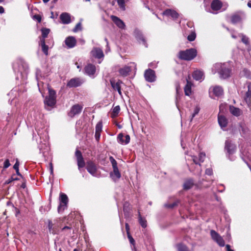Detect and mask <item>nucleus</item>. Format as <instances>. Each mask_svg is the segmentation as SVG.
<instances>
[{
  "label": "nucleus",
  "instance_id": "f257e3e1",
  "mask_svg": "<svg viewBox=\"0 0 251 251\" xmlns=\"http://www.w3.org/2000/svg\"><path fill=\"white\" fill-rule=\"evenodd\" d=\"M212 72L214 74L217 72L221 78L226 79L230 76L231 67L228 63H217L214 65Z\"/></svg>",
  "mask_w": 251,
  "mask_h": 251
},
{
  "label": "nucleus",
  "instance_id": "f03ea898",
  "mask_svg": "<svg viewBox=\"0 0 251 251\" xmlns=\"http://www.w3.org/2000/svg\"><path fill=\"white\" fill-rule=\"evenodd\" d=\"M197 51L195 49H190L180 51L178 54L180 59L185 60H191L194 59L197 55Z\"/></svg>",
  "mask_w": 251,
  "mask_h": 251
},
{
  "label": "nucleus",
  "instance_id": "7ed1b4c3",
  "mask_svg": "<svg viewBox=\"0 0 251 251\" xmlns=\"http://www.w3.org/2000/svg\"><path fill=\"white\" fill-rule=\"evenodd\" d=\"M109 160L112 164L113 170V172H110V176L113 180L116 181L121 177V173L118 168L117 162L116 160L112 156H110Z\"/></svg>",
  "mask_w": 251,
  "mask_h": 251
},
{
  "label": "nucleus",
  "instance_id": "20e7f679",
  "mask_svg": "<svg viewBox=\"0 0 251 251\" xmlns=\"http://www.w3.org/2000/svg\"><path fill=\"white\" fill-rule=\"evenodd\" d=\"M45 107L47 109L48 106L52 107L56 103V92L55 91L49 88V95L46 98L44 101Z\"/></svg>",
  "mask_w": 251,
  "mask_h": 251
},
{
  "label": "nucleus",
  "instance_id": "39448f33",
  "mask_svg": "<svg viewBox=\"0 0 251 251\" xmlns=\"http://www.w3.org/2000/svg\"><path fill=\"white\" fill-rule=\"evenodd\" d=\"M225 150L227 151V156L229 159L233 161L235 157L233 155L236 150V146L235 144H232L229 140L226 141Z\"/></svg>",
  "mask_w": 251,
  "mask_h": 251
},
{
  "label": "nucleus",
  "instance_id": "423d86ee",
  "mask_svg": "<svg viewBox=\"0 0 251 251\" xmlns=\"http://www.w3.org/2000/svg\"><path fill=\"white\" fill-rule=\"evenodd\" d=\"M86 169L87 171L93 176L99 177L100 174L98 172L96 164L92 161H88L86 163Z\"/></svg>",
  "mask_w": 251,
  "mask_h": 251
},
{
  "label": "nucleus",
  "instance_id": "0eeeda50",
  "mask_svg": "<svg viewBox=\"0 0 251 251\" xmlns=\"http://www.w3.org/2000/svg\"><path fill=\"white\" fill-rule=\"evenodd\" d=\"M210 235L212 239L220 246L224 247L225 245V241L221 236L214 230H211Z\"/></svg>",
  "mask_w": 251,
  "mask_h": 251
},
{
  "label": "nucleus",
  "instance_id": "6e6552de",
  "mask_svg": "<svg viewBox=\"0 0 251 251\" xmlns=\"http://www.w3.org/2000/svg\"><path fill=\"white\" fill-rule=\"evenodd\" d=\"M91 58H95L98 59H103L104 54L101 49L98 47H94L90 51Z\"/></svg>",
  "mask_w": 251,
  "mask_h": 251
},
{
  "label": "nucleus",
  "instance_id": "1a4fd4ad",
  "mask_svg": "<svg viewBox=\"0 0 251 251\" xmlns=\"http://www.w3.org/2000/svg\"><path fill=\"white\" fill-rule=\"evenodd\" d=\"M68 202V198L67 196L64 193H61L60 195V204L58 207V212H60L65 209L67 207Z\"/></svg>",
  "mask_w": 251,
  "mask_h": 251
},
{
  "label": "nucleus",
  "instance_id": "9d476101",
  "mask_svg": "<svg viewBox=\"0 0 251 251\" xmlns=\"http://www.w3.org/2000/svg\"><path fill=\"white\" fill-rule=\"evenodd\" d=\"M223 110L224 106L221 105L220 106V113H221ZM218 121L220 126L222 129L226 127L228 121L227 119L225 116L219 113L218 117Z\"/></svg>",
  "mask_w": 251,
  "mask_h": 251
},
{
  "label": "nucleus",
  "instance_id": "9b49d317",
  "mask_svg": "<svg viewBox=\"0 0 251 251\" xmlns=\"http://www.w3.org/2000/svg\"><path fill=\"white\" fill-rule=\"evenodd\" d=\"M246 18V15L244 12L240 11L231 17V21L233 24H237L240 23L243 19Z\"/></svg>",
  "mask_w": 251,
  "mask_h": 251
},
{
  "label": "nucleus",
  "instance_id": "f8f14e48",
  "mask_svg": "<svg viewBox=\"0 0 251 251\" xmlns=\"http://www.w3.org/2000/svg\"><path fill=\"white\" fill-rule=\"evenodd\" d=\"M83 108V106L80 104H76L73 105L69 113V116L73 117L75 116L80 113Z\"/></svg>",
  "mask_w": 251,
  "mask_h": 251
},
{
  "label": "nucleus",
  "instance_id": "ddd939ff",
  "mask_svg": "<svg viewBox=\"0 0 251 251\" xmlns=\"http://www.w3.org/2000/svg\"><path fill=\"white\" fill-rule=\"evenodd\" d=\"M48 223L49 232L53 234H56L58 228L57 221L54 220L53 222H52L49 220Z\"/></svg>",
  "mask_w": 251,
  "mask_h": 251
},
{
  "label": "nucleus",
  "instance_id": "4468645a",
  "mask_svg": "<svg viewBox=\"0 0 251 251\" xmlns=\"http://www.w3.org/2000/svg\"><path fill=\"white\" fill-rule=\"evenodd\" d=\"M134 35L136 39L140 44H142L146 47H148L146 40L140 30L138 29H135L134 31Z\"/></svg>",
  "mask_w": 251,
  "mask_h": 251
},
{
  "label": "nucleus",
  "instance_id": "2eb2a0df",
  "mask_svg": "<svg viewBox=\"0 0 251 251\" xmlns=\"http://www.w3.org/2000/svg\"><path fill=\"white\" fill-rule=\"evenodd\" d=\"M144 76L146 80L148 82H152L155 80V72L152 70H147L145 72Z\"/></svg>",
  "mask_w": 251,
  "mask_h": 251
},
{
  "label": "nucleus",
  "instance_id": "dca6fc26",
  "mask_svg": "<svg viewBox=\"0 0 251 251\" xmlns=\"http://www.w3.org/2000/svg\"><path fill=\"white\" fill-rule=\"evenodd\" d=\"M75 155L77 159L78 168L80 170L81 168L84 167L85 162L80 151L76 150L75 152Z\"/></svg>",
  "mask_w": 251,
  "mask_h": 251
},
{
  "label": "nucleus",
  "instance_id": "f3484780",
  "mask_svg": "<svg viewBox=\"0 0 251 251\" xmlns=\"http://www.w3.org/2000/svg\"><path fill=\"white\" fill-rule=\"evenodd\" d=\"M246 86L248 90L246 92L244 100L249 105H251V82H247Z\"/></svg>",
  "mask_w": 251,
  "mask_h": 251
},
{
  "label": "nucleus",
  "instance_id": "a211bd4d",
  "mask_svg": "<svg viewBox=\"0 0 251 251\" xmlns=\"http://www.w3.org/2000/svg\"><path fill=\"white\" fill-rule=\"evenodd\" d=\"M111 19L119 28L121 29L125 28L126 25L124 22L118 17L112 15L111 16Z\"/></svg>",
  "mask_w": 251,
  "mask_h": 251
},
{
  "label": "nucleus",
  "instance_id": "6ab92c4d",
  "mask_svg": "<svg viewBox=\"0 0 251 251\" xmlns=\"http://www.w3.org/2000/svg\"><path fill=\"white\" fill-rule=\"evenodd\" d=\"M82 83V81L79 78H74L71 79L67 83V86L69 87H76L80 86Z\"/></svg>",
  "mask_w": 251,
  "mask_h": 251
},
{
  "label": "nucleus",
  "instance_id": "aec40b11",
  "mask_svg": "<svg viewBox=\"0 0 251 251\" xmlns=\"http://www.w3.org/2000/svg\"><path fill=\"white\" fill-rule=\"evenodd\" d=\"M210 92H212L214 95L216 97H220L223 94V89L220 86H215L210 88Z\"/></svg>",
  "mask_w": 251,
  "mask_h": 251
},
{
  "label": "nucleus",
  "instance_id": "412c9836",
  "mask_svg": "<svg viewBox=\"0 0 251 251\" xmlns=\"http://www.w3.org/2000/svg\"><path fill=\"white\" fill-rule=\"evenodd\" d=\"M121 80L116 81L114 80H111L110 83L112 87L114 90H117L120 96H122V92L121 89V84H122Z\"/></svg>",
  "mask_w": 251,
  "mask_h": 251
},
{
  "label": "nucleus",
  "instance_id": "4be33fe9",
  "mask_svg": "<svg viewBox=\"0 0 251 251\" xmlns=\"http://www.w3.org/2000/svg\"><path fill=\"white\" fill-rule=\"evenodd\" d=\"M125 140H124V134L122 133H120L118 134L117 137V140L119 143L122 144L126 145L128 144L130 142V136L128 135H126L125 136Z\"/></svg>",
  "mask_w": 251,
  "mask_h": 251
},
{
  "label": "nucleus",
  "instance_id": "5701e85b",
  "mask_svg": "<svg viewBox=\"0 0 251 251\" xmlns=\"http://www.w3.org/2000/svg\"><path fill=\"white\" fill-rule=\"evenodd\" d=\"M65 43L68 48H73L76 45V40L74 37L69 36L66 38Z\"/></svg>",
  "mask_w": 251,
  "mask_h": 251
},
{
  "label": "nucleus",
  "instance_id": "b1692460",
  "mask_svg": "<svg viewBox=\"0 0 251 251\" xmlns=\"http://www.w3.org/2000/svg\"><path fill=\"white\" fill-rule=\"evenodd\" d=\"M96 67L92 64H88L84 68L85 73L89 76L93 75L96 72Z\"/></svg>",
  "mask_w": 251,
  "mask_h": 251
},
{
  "label": "nucleus",
  "instance_id": "393cba45",
  "mask_svg": "<svg viewBox=\"0 0 251 251\" xmlns=\"http://www.w3.org/2000/svg\"><path fill=\"white\" fill-rule=\"evenodd\" d=\"M192 76L194 79L200 81H202L204 78L203 72L200 70L195 71Z\"/></svg>",
  "mask_w": 251,
  "mask_h": 251
},
{
  "label": "nucleus",
  "instance_id": "a878e982",
  "mask_svg": "<svg viewBox=\"0 0 251 251\" xmlns=\"http://www.w3.org/2000/svg\"><path fill=\"white\" fill-rule=\"evenodd\" d=\"M164 15L168 17H171L174 20L176 19L178 17V14L175 10L171 9H167L163 13Z\"/></svg>",
  "mask_w": 251,
  "mask_h": 251
},
{
  "label": "nucleus",
  "instance_id": "bb28decb",
  "mask_svg": "<svg viewBox=\"0 0 251 251\" xmlns=\"http://www.w3.org/2000/svg\"><path fill=\"white\" fill-rule=\"evenodd\" d=\"M38 148L39 149L40 152L42 153L43 156H45L46 152H48L49 150V144L48 142L45 141V143L39 144Z\"/></svg>",
  "mask_w": 251,
  "mask_h": 251
},
{
  "label": "nucleus",
  "instance_id": "cd10ccee",
  "mask_svg": "<svg viewBox=\"0 0 251 251\" xmlns=\"http://www.w3.org/2000/svg\"><path fill=\"white\" fill-rule=\"evenodd\" d=\"M60 19L63 24H68L71 23L70 15L67 13H63L60 16Z\"/></svg>",
  "mask_w": 251,
  "mask_h": 251
},
{
  "label": "nucleus",
  "instance_id": "c85d7f7f",
  "mask_svg": "<svg viewBox=\"0 0 251 251\" xmlns=\"http://www.w3.org/2000/svg\"><path fill=\"white\" fill-rule=\"evenodd\" d=\"M131 70L130 66H125L119 70V73L121 76L125 77L129 75Z\"/></svg>",
  "mask_w": 251,
  "mask_h": 251
},
{
  "label": "nucleus",
  "instance_id": "c756f323",
  "mask_svg": "<svg viewBox=\"0 0 251 251\" xmlns=\"http://www.w3.org/2000/svg\"><path fill=\"white\" fill-rule=\"evenodd\" d=\"M229 110L231 114L236 117L240 116L242 113V111L240 108L232 105L229 106Z\"/></svg>",
  "mask_w": 251,
  "mask_h": 251
},
{
  "label": "nucleus",
  "instance_id": "7c9ffc66",
  "mask_svg": "<svg viewBox=\"0 0 251 251\" xmlns=\"http://www.w3.org/2000/svg\"><path fill=\"white\" fill-rule=\"evenodd\" d=\"M222 6V2L219 0H214L211 2V7L213 11L220 10Z\"/></svg>",
  "mask_w": 251,
  "mask_h": 251
},
{
  "label": "nucleus",
  "instance_id": "2f4dec72",
  "mask_svg": "<svg viewBox=\"0 0 251 251\" xmlns=\"http://www.w3.org/2000/svg\"><path fill=\"white\" fill-rule=\"evenodd\" d=\"M191 157L192 158V160L193 161V162L196 165H199V166H197L198 168V171H197V172H195V174H196L198 175H199V176L201 175V174L202 170L201 168V163L199 161V158H198L197 156H194V155L191 156Z\"/></svg>",
  "mask_w": 251,
  "mask_h": 251
},
{
  "label": "nucleus",
  "instance_id": "473e14b6",
  "mask_svg": "<svg viewBox=\"0 0 251 251\" xmlns=\"http://www.w3.org/2000/svg\"><path fill=\"white\" fill-rule=\"evenodd\" d=\"M194 181L192 179L186 180L183 184V188L185 190H188L191 188L194 185Z\"/></svg>",
  "mask_w": 251,
  "mask_h": 251
},
{
  "label": "nucleus",
  "instance_id": "72a5a7b5",
  "mask_svg": "<svg viewBox=\"0 0 251 251\" xmlns=\"http://www.w3.org/2000/svg\"><path fill=\"white\" fill-rule=\"evenodd\" d=\"M192 84L191 82L187 80V84L184 87L185 94L187 96H190L191 94V88Z\"/></svg>",
  "mask_w": 251,
  "mask_h": 251
},
{
  "label": "nucleus",
  "instance_id": "f704fd0d",
  "mask_svg": "<svg viewBox=\"0 0 251 251\" xmlns=\"http://www.w3.org/2000/svg\"><path fill=\"white\" fill-rule=\"evenodd\" d=\"M40 44L42 47V51L46 55L48 54V46L45 44V41L44 39H40Z\"/></svg>",
  "mask_w": 251,
  "mask_h": 251
},
{
  "label": "nucleus",
  "instance_id": "c9c22d12",
  "mask_svg": "<svg viewBox=\"0 0 251 251\" xmlns=\"http://www.w3.org/2000/svg\"><path fill=\"white\" fill-rule=\"evenodd\" d=\"M120 107L119 105H117V106H116L115 107H114L112 109V113H111V117L112 118H114V117L117 116V115H118V114L120 112Z\"/></svg>",
  "mask_w": 251,
  "mask_h": 251
},
{
  "label": "nucleus",
  "instance_id": "e433bc0d",
  "mask_svg": "<svg viewBox=\"0 0 251 251\" xmlns=\"http://www.w3.org/2000/svg\"><path fill=\"white\" fill-rule=\"evenodd\" d=\"M139 221L140 224L143 228H145L147 226V224H146L147 221L145 219H143L141 217L139 212Z\"/></svg>",
  "mask_w": 251,
  "mask_h": 251
},
{
  "label": "nucleus",
  "instance_id": "4c0bfd02",
  "mask_svg": "<svg viewBox=\"0 0 251 251\" xmlns=\"http://www.w3.org/2000/svg\"><path fill=\"white\" fill-rule=\"evenodd\" d=\"M127 237L129 239V242L131 244L133 245V247L132 248V250L134 251H137L135 247V241L129 233H128Z\"/></svg>",
  "mask_w": 251,
  "mask_h": 251
},
{
  "label": "nucleus",
  "instance_id": "58836bf2",
  "mask_svg": "<svg viewBox=\"0 0 251 251\" xmlns=\"http://www.w3.org/2000/svg\"><path fill=\"white\" fill-rule=\"evenodd\" d=\"M178 251H190L188 248L182 244H179L177 245Z\"/></svg>",
  "mask_w": 251,
  "mask_h": 251
},
{
  "label": "nucleus",
  "instance_id": "ea45409f",
  "mask_svg": "<svg viewBox=\"0 0 251 251\" xmlns=\"http://www.w3.org/2000/svg\"><path fill=\"white\" fill-rule=\"evenodd\" d=\"M196 34L194 31L191 30V33L188 36L187 39L189 41H193L195 40Z\"/></svg>",
  "mask_w": 251,
  "mask_h": 251
},
{
  "label": "nucleus",
  "instance_id": "a19ab883",
  "mask_svg": "<svg viewBox=\"0 0 251 251\" xmlns=\"http://www.w3.org/2000/svg\"><path fill=\"white\" fill-rule=\"evenodd\" d=\"M50 30L48 28H43L41 29L42 38L45 40L50 33Z\"/></svg>",
  "mask_w": 251,
  "mask_h": 251
},
{
  "label": "nucleus",
  "instance_id": "79ce46f5",
  "mask_svg": "<svg viewBox=\"0 0 251 251\" xmlns=\"http://www.w3.org/2000/svg\"><path fill=\"white\" fill-rule=\"evenodd\" d=\"M200 110V107L198 105L196 106L194 108V112H193L191 115V118L190 119L191 122L192 121L193 119L195 117V116L199 113Z\"/></svg>",
  "mask_w": 251,
  "mask_h": 251
},
{
  "label": "nucleus",
  "instance_id": "37998d69",
  "mask_svg": "<svg viewBox=\"0 0 251 251\" xmlns=\"http://www.w3.org/2000/svg\"><path fill=\"white\" fill-rule=\"evenodd\" d=\"M119 7L123 10L125 9V0H116Z\"/></svg>",
  "mask_w": 251,
  "mask_h": 251
},
{
  "label": "nucleus",
  "instance_id": "c03bdc74",
  "mask_svg": "<svg viewBox=\"0 0 251 251\" xmlns=\"http://www.w3.org/2000/svg\"><path fill=\"white\" fill-rule=\"evenodd\" d=\"M102 125L101 122H99L96 126V132H101L102 131Z\"/></svg>",
  "mask_w": 251,
  "mask_h": 251
},
{
  "label": "nucleus",
  "instance_id": "a18cd8bd",
  "mask_svg": "<svg viewBox=\"0 0 251 251\" xmlns=\"http://www.w3.org/2000/svg\"><path fill=\"white\" fill-rule=\"evenodd\" d=\"M178 203H179L178 201H176L175 202H174L172 204L166 203V204H165V206L166 207H167V208H173L174 207H175L178 204Z\"/></svg>",
  "mask_w": 251,
  "mask_h": 251
},
{
  "label": "nucleus",
  "instance_id": "49530a36",
  "mask_svg": "<svg viewBox=\"0 0 251 251\" xmlns=\"http://www.w3.org/2000/svg\"><path fill=\"white\" fill-rule=\"evenodd\" d=\"M18 178L14 176V175L12 176L10 178L6 180L5 182V184H8L14 180H17Z\"/></svg>",
  "mask_w": 251,
  "mask_h": 251
},
{
  "label": "nucleus",
  "instance_id": "de8ad7c7",
  "mask_svg": "<svg viewBox=\"0 0 251 251\" xmlns=\"http://www.w3.org/2000/svg\"><path fill=\"white\" fill-rule=\"evenodd\" d=\"M205 157V154L203 152L200 153L199 155V159L200 163H202L204 161Z\"/></svg>",
  "mask_w": 251,
  "mask_h": 251
},
{
  "label": "nucleus",
  "instance_id": "09e8293b",
  "mask_svg": "<svg viewBox=\"0 0 251 251\" xmlns=\"http://www.w3.org/2000/svg\"><path fill=\"white\" fill-rule=\"evenodd\" d=\"M240 36L242 37V41L244 44H245L246 45L249 44V38L247 37L243 34H240Z\"/></svg>",
  "mask_w": 251,
  "mask_h": 251
},
{
  "label": "nucleus",
  "instance_id": "8fccbe9b",
  "mask_svg": "<svg viewBox=\"0 0 251 251\" xmlns=\"http://www.w3.org/2000/svg\"><path fill=\"white\" fill-rule=\"evenodd\" d=\"M81 29V23H78V24H76L75 27L74 28L73 31L75 32H76L78 31V30H80Z\"/></svg>",
  "mask_w": 251,
  "mask_h": 251
},
{
  "label": "nucleus",
  "instance_id": "3c124183",
  "mask_svg": "<svg viewBox=\"0 0 251 251\" xmlns=\"http://www.w3.org/2000/svg\"><path fill=\"white\" fill-rule=\"evenodd\" d=\"M10 166V163L9 162V160L7 159L5 160L3 164V168L6 169L8 168Z\"/></svg>",
  "mask_w": 251,
  "mask_h": 251
},
{
  "label": "nucleus",
  "instance_id": "603ef678",
  "mask_svg": "<svg viewBox=\"0 0 251 251\" xmlns=\"http://www.w3.org/2000/svg\"><path fill=\"white\" fill-rule=\"evenodd\" d=\"M205 173L206 175H207L208 176H211L213 174V171L212 169L211 168H207L206 169Z\"/></svg>",
  "mask_w": 251,
  "mask_h": 251
},
{
  "label": "nucleus",
  "instance_id": "864d4df0",
  "mask_svg": "<svg viewBox=\"0 0 251 251\" xmlns=\"http://www.w3.org/2000/svg\"><path fill=\"white\" fill-rule=\"evenodd\" d=\"M95 136L96 140L97 141H99L100 140V132H95Z\"/></svg>",
  "mask_w": 251,
  "mask_h": 251
},
{
  "label": "nucleus",
  "instance_id": "5fc2aeb1",
  "mask_svg": "<svg viewBox=\"0 0 251 251\" xmlns=\"http://www.w3.org/2000/svg\"><path fill=\"white\" fill-rule=\"evenodd\" d=\"M105 41L106 42V49L105 51L107 52L110 50V48L108 45V40L107 38L104 39Z\"/></svg>",
  "mask_w": 251,
  "mask_h": 251
},
{
  "label": "nucleus",
  "instance_id": "6e6d98bb",
  "mask_svg": "<svg viewBox=\"0 0 251 251\" xmlns=\"http://www.w3.org/2000/svg\"><path fill=\"white\" fill-rule=\"evenodd\" d=\"M19 163L18 161H17L15 163V164H14V166H13V168L15 170H19Z\"/></svg>",
  "mask_w": 251,
  "mask_h": 251
},
{
  "label": "nucleus",
  "instance_id": "4d7b16f0",
  "mask_svg": "<svg viewBox=\"0 0 251 251\" xmlns=\"http://www.w3.org/2000/svg\"><path fill=\"white\" fill-rule=\"evenodd\" d=\"M226 249L227 251H234L233 250H231V249H230V245H228V244H227V245H226Z\"/></svg>",
  "mask_w": 251,
  "mask_h": 251
},
{
  "label": "nucleus",
  "instance_id": "13d9d810",
  "mask_svg": "<svg viewBox=\"0 0 251 251\" xmlns=\"http://www.w3.org/2000/svg\"><path fill=\"white\" fill-rule=\"evenodd\" d=\"M126 231H127V234H128V233H129V226H128V225L127 224H126Z\"/></svg>",
  "mask_w": 251,
  "mask_h": 251
},
{
  "label": "nucleus",
  "instance_id": "bf43d9fd",
  "mask_svg": "<svg viewBox=\"0 0 251 251\" xmlns=\"http://www.w3.org/2000/svg\"><path fill=\"white\" fill-rule=\"evenodd\" d=\"M4 12V9L3 7L0 5V13L2 14Z\"/></svg>",
  "mask_w": 251,
  "mask_h": 251
},
{
  "label": "nucleus",
  "instance_id": "052dcab7",
  "mask_svg": "<svg viewBox=\"0 0 251 251\" xmlns=\"http://www.w3.org/2000/svg\"><path fill=\"white\" fill-rule=\"evenodd\" d=\"M70 229V227L69 226H64L63 228H62V230H65V229Z\"/></svg>",
  "mask_w": 251,
  "mask_h": 251
},
{
  "label": "nucleus",
  "instance_id": "680f3d73",
  "mask_svg": "<svg viewBox=\"0 0 251 251\" xmlns=\"http://www.w3.org/2000/svg\"><path fill=\"white\" fill-rule=\"evenodd\" d=\"M16 171L17 175L22 176L21 174L19 172V170H16Z\"/></svg>",
  "mask_w": 251,
  "mask_h": 251
},
{
  "label": "nucleus",
  "instance_id": "e2e57ef3",
  "mask_svg": "<svg viewBox=\"0 0 251 251\" xmlns=\"http://www.w3.org/2000/svg\"><path fill=\"white\" fill-rule=\"evenodd\" d=\"M75 65H76V67L77 69H80L81 68V66L78 65L77 62L75 63Z\"/></svg>",
  "mask_w": 251,
  "mask_h": 251
},
{
  "label": "nucleus",
  "instance_id": "0e129e2a",
  "mask_svg": "<svg viewBox=\"0 0 251 251\" xmlns=\"http://www.w3.org/2000/svg\"><path fill=\"white\" fill-rule=\"evenodd\" d=\"M51 167H50V173L53 174V168L52 166V164L50 163Z\"/></svg>",
  "mask_w": 251,
  "mask_h": 251
},
{
  "label": "nucleus",
  "instance_id": "69168bd1",
  "mask_svg": "<svg viewBox=\"0 0 251 251\" xmlns=\"http://www.w3.org/2000/svg\"><path fill=\"white\" fill-rule=\"evenodd\" d=\"M247 5H248V7L251 8V1H250L248 2Z\"/></svg>",
  "mask_w": 251,
  "mask_h": 251
},
{
  "label": "nucleus",
  "instance_id": "338daca9",
  "mask_svg": "<svg viewBox=\"0 0 251 251\" xmlns=\"http://www.w3.org/2000/svg\"><path fill=\"white\" fill-rule=\"evenodd\" d=\"M153 63H151L149 64V66L151 67H153L154 68V67L153 66ZM154 67H155V66H154Z\"/></svg>",
  "mask_w": 251,
  "mask_h": 251
},
{
  "label": "nucleus",
  "instance_id": "774afa93",
  "mask_svg": "<svg viewBox=\"0 0 251 251\" xmlns=\"http://www.w3.org/2000/svg\"><path fill=\"white\" fill-rule=\"evenodd\" d=\"M189 170L190 171H192V172H194L193 170H192V166L191 167H189Z\"/></svg>",
  "mask_w": 251,
  "mask_h": 251
}]
</instances>
